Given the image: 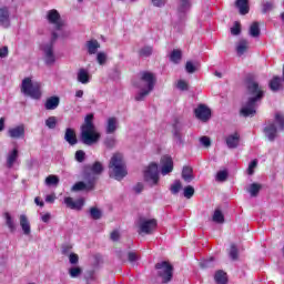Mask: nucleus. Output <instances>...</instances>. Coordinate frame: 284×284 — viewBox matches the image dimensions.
Returning a JSON list of instances; mask_svg holds the SVG:
<instances>
[{
  "instance_id": "nucleus-1",
  "label": "nucleus",
  "mask_w": 284,
  "mask_h": 284,
  "mask_svg": "<svg viewBox=\"0 0 284 284\" xmlns=\"http://www.w3.org/2000/svg\"><path fill=\"white\" fill-rule=\"evenodd\" d=\"M45 20L49 23L51 39L40 44V52L45 65H54L57 63V54H54V42L57 39H65L70 37V31L65 30V22L61 19V13L57 9L47 11Z\"/></svg>"
},
{
  "instance_id": "nucleus-2",
  "label": "nucleus",
  "mask_w": 284,
  "mask_h": 284,
  "mask_svg": "<svg viewBox=\"0 0 284 284\" xmlns=\"http://www.w3.org/2000/svg\"><path fill=\"white\" fill-rule=\"evenodd\" d=\"M265 97V90L255 80H247L246 82V100L242 103L240 114L242 116H254L261 101Z\"/></svg>"
},
{
  "instance_id": "nucleus-3",
  "label": "nucleus",
  "mask_w": 284,
  "mask_h": 284,
  "mask_svg": "<svg viewBox=\"0 0 284 284\" xmlns=\"http://www.w3.org/2000/svg\"><path fill=\"white\" fill-rule=\"evenodd\" d=\"M94 115L88 114L84 119V124L81 128V141L84 145H94L101 139V134L94 126Z\"/></svg>"
},
{
  "instance_id": "nucleus-4",
  "label": "nucleus",
  "mask_w": 284,
  "mask_h": 284,
  "mask_svg": "<svg viewBox=\"0 0 284 284\" xmlns=\"http://www.w3.org/2000/svg\"><path fill=\"white\" fill-rule=\"evenodd\" d=\"M154 83H156V78H154L153 73L142 72L139 82L135 84L140 90L135 95V101H143L154 90Z\"/></svg>"
},
{
  "instance_id": "nucleus-5",
  "label": "nucleus",
  "mask_w": 284,
  "mask_h": 284,
  "mask_svg": "<svg viewBox=\"0 0 284 284\" xmlns=\"http://www.w3.org/2000/svg\"><path fill=\"white\" fill-rule=\"evenodd\" d=\"M110 176L115 181H122L128 176V168L125 166V160L123 154L114 153L109 163Z\"/></svg>"
},
{
  "instance_id": "nucleus-6",
  "label": "nucleus",
  "mask_w": 284,
  "mask_h": 284,
  "mask_svg": "<svg viewBox=\"0 0 284 284\" xmlns=\"http://www.w3.org/2000/svg\"><path fill=\"white\" fill-rule=\"evenodd\" d=\"M21 93L30 99H41V82L34 81L32 77H27L22 80L20 87Z\"/></svg>"
},
{
  "instance_id": "nucleus-7",
  "label": "nucleus",
  "mask_w": 284,
  "mask_h": 284,
  "mask_svg": "<svg viewBox=\"0 0 284 284\" xmlns=\"http://www.w3.org/2000/svg\"><path fill=\"white\" fill-rule=\"evenodd\" d=\"M284 130V116L281 113L275 115V123H271L265 126L264 133L268 141H274L276 139V134Z\"/></svg>"
},
{
  "instance_id": "nucleus-8",
  "label": "nucleus",
  "mask_w": 284,
  "mask_h": 284,
  "mask_svg": "<svg viewBox=\"0 0 284 284\" xmlns=\"http://www.w3.org/2000/svg\"><path fill=\"white\" fill-rule=\"evenodd\" d=\"M144 181L151 186L159 185V164L151 163L144 170Z\"/></svg>"
},
{
  "instance_id": "nucleus-9",
  "label": "nucleus",
  "mask_w": 284,
  "mask_h": 284,
  "mask_svg": "<svg viewBox=\"0 0 284 284\" xmlns=\"http://www.w3.org/2000/svg\"><path fill=\"white\" fill-rule=\"evenodd\" d=\"M158 270V275L162 278V283H170L173 276V267L168 262H161L155 265Z\"/></svg>"
},
{
  "instance_id": "nucleus-10",
  "label": "nucleus",
  "mask_w": 284,
  "mask_h": 284,
  "mask_svg": "<svg viewBox=\"0 0 284 284\" xmlns=\"http://www.w3.org/2000/svg\"><path fill=\"white\" fill-rule=\"evenodd\" d=\"M156 220L154 219H141L140 220V233L141 234H152L156 230Z\"/></svg>"
},
{
  "instance_id": "nucleus-11",
  "label": "nucleus",
  "mask_w": 284,
  "mask_h": 284,
  "mask_svg": "<svg viewBox=\"0 0 284 284\" xmlns=\"http://www.w3.org/2000/svg\"><path fill=\"white\" fill-rule=\"evenodd\" d=\"M195 116L200 121H210V118L212 116V111L210 108L205 106V104H200L195 110Z\"/></svg>"
},
{
  "instance_id": "nucleus-12",
  "label": "nucleus",
  "mask_w": 284,
  "mask_h": 284,
  "mask_svg": "<svg viewBox=\"0 0 284 284\" xmlns=\"http://www.w3.org/2000/svg\"><path fill=\"white\" fill-rule=\"evenodd\" d=\"M172 170H174V161H172L171 156L164 155L161 159V174L166 176V174H170Z\"/></svg>"
},
{
  "instance_id": "nucleus-13",
  "label": "nucleus",
  "mask_w": 284,
  "mask_h": 284,
  "mask_svg": "<svg viewBox=\"0 0 284 284\" xmlns=\"http://www.w3.org/2000/svg\"><path fill=\"white\" fill-rule=\"evenodd\" d=\"M10 139H24L26 136V125L20 124L8 130Z\"/></svg>"
},
{
  "instance_id": "nucleus-14",
  "label": "nucleus",
  "mask_w": 284,
  "mask_h": 284,
  "mask_svg": "<svg viewBox=\"0 0 284 284\" xmlns=\"http://www.w3.org/2000/svg\"><path fill=\"white\" fill-rule=\"evenodd\" d=\"M64 204L67 205V207H69L70 210H83V205H85V200L83 199H79L75 200L72 197H64Z\"/></svg>"
},
{
  "instance_id": "nucleus-15",
  "label": "nucleus",
  "mask_w": 284,
  "mask_h": 284,
  "mask_svg": "<svg viewBox=\"0 0 284 284\" xmlns=\"http://www.w3.org/2000/svg\"><path fill=\"white\" fill-rule=\"evenodd\" d=\"M227 148L230 150H234L235 148H239V143H241V135L236 132L231 133L225 139Z\"/></svg>"
},
{
  "instance_id": "nucleus-16",
  "label": "nucleus",
  "mask_w": 284,
  "mask_h": 284,
  "mask_svg": "<svg viewBox=\"0 0 284 284\" xmlns=\"http://www.w3.org/2000/svg\"><path fill=\"white\" fill-rule=\"evenodd\" d=\"M192 8V2L190 0H180L178 3V14L179 17H185Z\"/></svg>"
},
{
  "instance_id": "nucleus-17",
  "label": "nucleus",
  "mask_w": 284,
  "mask_h": 284,
  "mask_svg": "<svg viewBox=\"0 0 284 284\" xmlns=\"http://www.w3.org/2000/svg\"><path fill=\"white\" fill-rule=\"evenodd\" d=\"M19 159V149L14 148L7 154V166L14 168L17 160Z\"/></svg>"
},
{
  "instance_id": "nucleus-18",
  "label": "nucleus",
  "mask_w": 284,
  "mask_h": 284,
  "mask_svg": "<svg viewBox=\"0 0 284 284\" xmlns=\"http://www.w3.org/2000/svg\"><path fill=\"white\" fill-rule=\"evenodd\" d=\"M106 134H114L119 130V119L112 116L106 120Z\"/></svg>"
},
{
  "instance_id": "nucleus-19",
  "label": "nucleus",
  "mask_w": 284,
  "mask_h": 284,
  "mask_svg": "<svg viewBox=\"0 0 284 284\" xmlns=\"http://www.w3.org/2000/svg\"><path fill=\"white\" fill-rule=\"evenodd\" d=\"M20 226L23 234L26 236H30V234L32 233V229L30 226V221L28 220V216H26V214L20 215Z\"/></svg>"
},
{
  "instance_id": "nucleus-20",
  "label": "nucleus",
  "mask_w": 284,
  "mask_h": 284,
  "mask_svg": "<svg viewBox=\"0 0 284 284\" xmlns=\"http://www.w3.org/2000/svg\"><path fill=\"white\" fill-rule=\"evenodd\" d=\"M0 26L1 28H8L10 26V11H8V8L0 9Z\"/></svg>"
},
{
  "instance_id": "nucleus-21",
  "label": "nucleus",
  "mask_w": 284,
  "mask_h": 284,
  "mask_svg": "<svg viewBox=\"0 0 284 284\" xmlns=\"http://www.w3.org/2000/svg\"><path fill=\"white\" fill-rule=\"evenodd\" d=\"M94 189V182H89V183H85V182H77L71 191L72 192H81L83 190H87V191H90V190H93Z\"/></svg>"
},
{
  "instance_id": "nucleus-22",
  "label": "nucleus",
  "mask_w": 284,
  "mask_h": 284,
  "mask_svg": "<svg viewBox=\"0 0 284 284\" xmlns=\"http://www.w3.org/2000/svg\"><path fill=\"white\" fill-rule=\"evenodd\" d=\"M64 140L69 145H77V132H74V129L68 128L65 130Z\"/></svg>"
},
{
  "instance_id": "nucleus-23",
  "label": "nucleus",
  "mask_w": 284,
  "mask_h": 284,
  "mask_svg": "<svg viewBox=\"0 0 284 284\" xmlns=\"http://www.w3.org/2000/svg\"><path fill=\"white\" fill-rule=\"evenodd\" d=\"M60 102L61 100L59 99V97L48 98L44 103V108L45 110H57V108H59Z\"/></svg>"
},
{
  "instance_id": "nucleus-24",
  "label": "nucleus",
  "mask_w": 284,
  "mask_h": 284,
  "mask_svg": "<svg viewBox=\"0 0 284 284\" xmlns=\"http://www.w3.org/2000/svg\"><path fill=\"white\" fill-rule=\"evenodd\" d=\"M250 49V42H247V40H240L236 44V52L239 57H243V54H245V52H247V50Z\"/></svg>"
},
{
  "instance_id": "nucleus-25",
  "label": "nucleus",
  "mask_w": 284,
  "mask_h": 284,
  "mask_svg": "<svg viewBox=\"0 0 284 284\" xmlns=\"http://www.w3.org/2000/svg\"><path fill=\"white\" fill-rule=\"evenodd\" d=\"M235 6L239 9L240 14H247V12H250L248 0H236Z\"/></svg>"
},
{
  "instance_id": "nucleus-26",
  "label": "nucleus",
  "mask_w": 284,
  "mask_h": 284,
  "mask_svg": "<svg viewBox=\"0 0 284 284\" xmlns=\"http://www.w3.org/2000/svg\"><path fill=\"white\" fill-rule=\"evenodd\" d=\"M90 72L85 69H80L78 71V81L79 83H82L83 85H87V83H90Z\"/></svg>"
},
{
  "instance_id": "nucleus-27",
  "label": "nucleus",
  "mask_w": 284,
  "mask_h": 284,
  "mask_svg": "<svg viewBox=\"0 0 284 284\" xmlns=\"http://www.w3.org/2000/svg\"><path fill=\"white\" fill-rule=\"evenodd\" d=\"M169 59L172 63L179 64L181 63V59H183V52L179 49H174L170 54Z\"/></svg>"
},
{
  "instance_id": "nucleus-28",
  "label": "nucleus",
  "mask_w": 284,
  "mask_h": 284,
  "mask_svg": "<svg viewBox=\"0 0 284 284\" xmlns=\"http://www.w3.org/2000/svg\"><path fill=\"white\" fill-rule=\"evenodd\" d=\"M3 219L6 221V225L10 230V232H14V230H17V224L14 223V217H12V215L10 213L6 212L3 214Z\"/></svg>"
},
{
  "instance_id": "nucleus-29",
  "label": "nucleus",
  "mask_w": 284,
  "mask_h": 284,
  "mask_svg": "<svg viewBox=\"0 0 284 284\" xmlns=\"http://www.w3.org/2000/svg\"><path fill=\"white\" fill-rule=\"evenodd\" d=\"M87 48L89 54H97L98 50L101 48V44L97 40H90L87 42Z\"/></svg>"
},
{
  "instance_id": "nucleus-30",
  "label": "nucleus",
  "mask_w": 284,
  "mask_h": 284,
  "mask_svg": "<svg viewBox=\"0 0 284 284\" xmlns=\"http://www.w3.org/2000/svg\"><path fill=\"white\" fill-rule=\"evenodd\" d=\"M59 178L54 174H51L45 178L44 183L48 185V187H57L59 185Z\"/></svg>"
},
{
  "instance_id": "nucleus-31",
  "label": "nucleus",
  "mask_w": 284,
  "mask_h": 284,
  "mask_svg": "<svg viewBox=\"0 0 284 284\" xmlns=\"http://www.w3.org/2000/svg\"><path fill=\"white\" fill-rule=\"evenodd\" d=\"M182 179L186 183H191V181L194 179V175H192V168L190 166H184L182 170Z\"/></svg>"
},
{
  "instance_id": "nucleus-32",
  "label": "nucleus",
  "mask_w": 284,
  "mask_h": 284,
  "mask_svg": "<svg viewBox=\"0 0 284 284\" xmlns=\"http://www.w3.org/2000/svg\"><path fill=\"white\" fill-rule=\"evenodd\" d=\"M215 283L217 284H226L227 283V274L223 271H217L215 273Z\"/></svg>"
},
{
  "instance_id": "nucleus-33",
  "label": "nucleus",
  "mask_w": 284,
  "mask_h": 284,
  "mask_svg": "<svg viewBox=\"0 0 284 284\" xmlns=\"http://www.w3.org/2000/svg\"><path fill=\"white\" fill-rule=\"evenodd\" d=\"M270 89H271L273 92H278V90H281V78L274 77V78L270 81Z\"/></svg>"
},
{
  "instance_id": "nucleus-34",
  "label": "nucleus",
  "mask_w": 284,
  "mask_h": 284,
  "mask_svg": "<svg viewBox=\"0 0 284 284\" xmlns=\"http://www.w3.org/2000/svg\"><path fill=\"white\" fill-rule=\"evenodd\" d=\"M248 194H251V196H258V192H261V184L257 183H253L248 186L247 189Z\"/></svg>"
},
{
  "instance_id": "nucleus-35",
  "label": "nucleus",
  "mask_w": 284,
  "mask_h": 284,
  "mask_svg": "<svg viewBox=\"0 0 284 284\" xmlns=\"http://www.w3.org/2000/svg\"><path fill=\"white\" fill-rule=\"evenodd\" d=\"M82 273H83V270H81V267L79 266H73L69 268V275L71 278H79V276H81Z\"/></svg>"
},
{
  "instance_id": "nucleus-36",
  "label": "nucleus",
  "mask_w": 284,
  "mask_h": 284,
  "mask_svg": "<svg viewBox=\"0 0 284 284\" xmlns=\"http://www.w3.org/2000/svg\"><path fill=\"white\" fill-rule=\"evenodd\" d=\"M250 34L253 38L260 37L261 28L258 27L257 22H254V23L251 24V27H250Z\"/></svg>"
},
{
  "instance_id": "nucleus-37",
  "label": "nucleus",
  "mask_w": 284,
  "mask_h": 284,
  "mask_svg": "<svg viewBox=\"0 0 284 284\" xmlns=\"http://www.w3.org/2000/svg\"><path fill=\"white\" fill-rule=\"evenodd\" d=\"M213 221H214V223H224L225 222V217L223 216V212H221V210H215V212L213 214Z\"/></svg>"
},
{
  "instance_id": "nucleus-38",
  "label": "nucleus",
  "mask_w": 284,
  "mask_h": 284,
  "mask_svg": "<svg viewBox=\"0 0 284 284\" xmlns=\"http://www.w3.org/2000/svg\"><path fill=\"white\" fill-rule=\"evenodd\" d=\"M97 61L99 65H105L108 63V54L105 52H99L97 54Z\"/></svg>"
},
{
  "instance_id": "nucleus-39",
  "label": "nucleus",
  "mask_w": 284,
  "mask_h": 284,
  "mask_svg": "<svg viewBox=\"0 0 284 284\" xmlns=\"http://www.w3.org/2000/svg\"><path fill=\"white\" fill-rule=\"evenodd\" d=\"M45 125L49 130H54V128H57V116H49L45 120Z\"/></svg>"
},
{
  "instance_id": "nucleus-40",
  "label": "nucleus",
  "mask_w": 284,
  "mask_h": 284,
  "mask_svg": "<svg viewBox=\"0 0 284 284\" xmlns=\"http://www.w3.org/2000/svg\"><path fill=\"white\" fill-rule=\"evenodd\" d=\"M91 172L92 174H101V172H103V164H101V162H95L91 166Z\"/></svg>"
},
{
  "instance_id": "nucleus-41",
  "label": "nucleus",
  "mask_w": 284,
  "mask_h": 284,
  "mask_svg": "<svg viewBox=\"0 0 284 284\" xmlns=\"http://www.w3.org/2000/svg\"><path fill=\"white\" fill-rule=\"evenodd\" d=\"M229 254L232 261H236L239 258V248L236 247V245H231Z\"/></svg>"
},
{
  "instance_id": "nucleus-42",
  "label": "nucleus",
  "mask_w": 284,
  "mask_h": 284,
  "mask_svg": "<svg viewBox=\"0 0 284 284\" xmlns=\"http://www.w3.org/2000/svg\"><path fill=\"white\" fill-rule=\"evenodd\" d=\"M90 215L91 217H93L95 221H98V219H101V216L103 215V213L101 212V210L97 209V207H91L90 209Z\"/></svg>"
},
{
  "instance_id": "nucleus-43",
  "label": "nucleus",
  "mask_w": 284,
  "mask_h": 284,
  "mask_svg": "<svg viewBox=\"0 0 284 284\" xmlns=\"http://www.w3.org/2000/svg\"><path fill=\"white\" fill-rule=\"evenodd\" d=\"M183 190V185L181 184V181L176 180L172 185H171V192L173 194H176L178 192H181Z\"/></svg>"
},
{
  "instance_id": "nucleus-44",
  "label": "nucleus",
  "mask_w": 284,
  "mask_h": 284,
  "mask_svg": "<svg viewBox=\"0 0 284 284\" xmlns=\"http://www.w3.org/2000/svg\"><path fill=\"white\" fill-rule=\"evenodd\" d=\"M227 170H222V171H219L217 174H216V181H227Z\"/></svg>"
},
{
  "instance_id": "nucleus-45",
  "label": "nucleus",
  "mask_w": 284,
  "mask_h": 284,
  "mask_svg": "<svg viewBox=\"0 0 284 284\" xmlns=\"http://www.w3.org/2000/svg\"><path fill=\"white\" fill-rule=\"evenodd\" d=\"M185 70L189 74H194V71L196 70V64L192 61H187L185 64Z\"/></svg>"
},
{
  "instance_id": "nucleus-46",
  "label": "nucleus",
  "mask_w": 284,
  "mask_h": 284,
  "mask_svg": "<svg viewBox=\"0 0 284 284\" xmlns=\"http://www.w3.org/2000/svg\"><path fill=\"white\" fill-rule=\"evenodd\" d=\"M256 165H258V161L257 160H253L247 168V174L250 176H252V174H254V170H256Z\"/></svg>"
},
{
  "instance_id": "nucleus-47",
  "label": "nucleus",
  "mask_w": 284,
  "mask_h": 284,
  "mask_svg": "<svg viewBox=\"0 0 284 284\" xmlns=\"http://www.w3.org/2000/svg\"><path fill=\"white\" fill-rule=\"evenodd\" d=\"M183 194H184L185 199H192V196H194V189L191 185H189V186L184 187Z\"/></svg>"
},
{
  "instance_id": "nucleus-48",
  "label": "nucleus",
  "mask_w": 284,
  "mask_h": 284,
  "mask_svg": "<svg viewBox=\"0 0 284 284\" xmlns=\"http://www.w3.org/2000/svg\"><path fill=\"white\" fill-rule=\"evenodd\" d=\"M231 34L234 37H237V34H241V23L235 22L234 26L231 28Z\"/></svg>"
},
{
  "instance_id": "nucleus-49",
  "label": "nucleus",
  "mask_w": 284,
  "mask_h": 284,
  "mask_svg": "<svg viewBox=\"0 0 284 284\" xmlns=\"http://www.w3.org/2000/svg\"><path fill=\"white\" fill-rule=\"evenodd\" d=\"M85 278H87L88 283H92V282L97 281L98 276L94 271H90L87 273Z\"/></svg>"
},
{
  "instance_id": "nucleus-50",
  "label": "nucleus",
  "mask_w": 284,
  "mask_h": 284,
  "mask_svg": "<svg viewBox=\"0 0 284 284\" xmlns=\"http://www.w3.org/2000/svg\"><path fill=\"white\" fill-rule=\"evenodd\" d=\"M152 54V47H144L140 50V57H150Z\"/></svg>"
},
{
  "instance_id": "nucleus-51",
  "label": "nucleus",
  "mask_w": 284,
  "mask_h": 284,
  "mask_svg": "<svg viewBox=\"0 0 284 284\" xmlns=\"http://www.w3.org/2000/svg\"><path fill=\"white\" fill-rule=\"evenodd\" d=\"M75 160H77L79 163H83V161H85V152H83L82 150L77 151V152H75Z\"/></svg>"
},
{
  "instance_id": "nucleus-52",
  "label": "nucleus",
  "mask_w": 284,
  "mask_h": 284,
  "mask_svg": "<svg viewBox=\"0 0 284 284\" xmlns=\"http://www.w3.org/2000/svg\"><path fill=\"white\" fill-rule=\"evenodd\" d=\"M69 262L71 265H77L79 263V255L75 253H70L69 254Z\"/></svg>"
},
{
  "instance_id": "nucleus-53",
  "label": "nucleus",
  "mask_w": 284,
  "mask_h": 284,
  "mask_svg": "<svg viewBox=\"0 0 284 284\" xmlns=\"http://www.w3.org/2000/svg\"><path fill=\"white\" fill-rule=\"evenodd\" d=\"M200 143L204 146V148H210V145H212V142L210 141V138L207 136H202L200 139Z\"/></svg>"
},
{
  "instance_id": "nucleus-54",
  "label": "nucleus",
  "mask_w": 284,
  "mask_h": 284,
  "mask_svg": "<svg viewBox=\"0 0 284 284\" xmlns=\"http://www.w3.org/2000/svg\"><path fill=\"white\" fill-rule=\"evenodd\" d=\"M128 258H129L130 263H136V261H139V255H136V253H134V252H130L128 254Z\"/></svg>"
},
{
  "instance_id": "nucleus-55",
  "label": "nucleus",
  "mask_w": 284,
  "mask_h": 284,
  "mask_svg": "<svg viewBox=\"0 0 284 284\" xmlns=\"http://www.w3.org/2000/svg\"><path fill=\"white\" fill-rule=\"evenodd\" d=\"M153 6H155V8H163V6H165V3L168 2V0H151Z\"/></svg>"
},
{
  "instance_id": "nucleus-56",
  "label": "nucleus",
  "mask_w": 284,
  "mask_h": 284,
  "mask_svg": "<svg viewBox=\"0 0 284 284\" xmlns=\"http://www.w3.org/2000/svg\"><path fill=\"white\" fill-rule=\"evenodd\" d=\"M104 144L108 146V148H114V145H116V140H114V138H110V139H106Z\"/></svg>"
},
{
  "instance_id": "nucleus-57",
  "label": "nucleus",
  "mask_w": 284,
  "mask_h": 284,
  "mask_svg": "<svg viewBox=\"0 0 284 284\" xmlns=\"http://www.w3.org/2000/svg\"><path fill=\"white\" fill-rule=\"evenodd\" d=\"M178 89H179V90H187V82L184 81V80H180V81L178 82Z\"/></svg>"
},
{
  "instance_id": "nucleus-58",
  "label": "nucleus",
  "mask_w": 284,
  "mask_h": 284,
  "mask_svg": "<svg viewBox=\"0 0 284 284\" xmlns=\"http://www.w3.org/2000/svg\"><path fill=\"white\" fill-rule=\"evenodd\" d=\"M54 201H57V195L54 193L49 194L45 196V202L47 203H54Z\"/></svg>"
},
{
  "instance_id": "nucleus-59",
  "label": "nucleus",
  "mask_w": 284,
  "mask_h": 284,
  "mask_svg": "<svg viewBox=\"0 0 284 284\" xmlns=\"http://www.w3.org/2000/svg\"><path fill=\"white\" fill-rule=\"evenodd\" d=\"M274 8V4L272 2H265L263 6V12H270Z\"/></svg>"
},
{
  "instance_id": "nucleus-60",
  "label": "nucleus",
  "mask_w": 284,
  "mask_h": 284,
  "mask_svg": "<svg viewBox=\"0 0 284 284\" xmlns=\"http://www.w3.org/2000/svg\"><path fill=\"white\" fill-rule=\"evenodd\" d=\"M8 57V47H2L0 49V59H6Z\"/></svg>"
},
{
  "instance_id": "nucleus-61",
  "label": "nucleus",
  "mask_w": 284,
  "mask_h": 284,
  "mask_svg": "<svg viewBox=\"0 0 284 284\" xmlns=\"http://www.w3.org/2000/svg\"><path fill=\"white\" fill-rule=\"evenodd\" d=\"M71 250H72V246H63L62 254H64V256H70V254H72V252H70Z\"/></svg>"
},
{
  "instance_id": "nucleus-62",
  "label": "nucleus",
  "mask_w": 284,
  "mask_h": 284,
  "mask_svg": "<svg viewBox=\"0 0 284 284\" xmlns=\"http://www.w3.org/2000/svg\"><path fill=\"white\" fill-rule=\"evenodd\" d=\"M50 219H51L50 213L41 214V221H42L43 223H49V222H50Z\"/></svg>"
},
{
  "instance_id": "nucleus-63",
  "label": "nucleus",
  "mask_w": 284,
  "mask_h": 284,
  "mask_svg": "<svg viewBox=\"0 0 284 284\" xmlns=\"http://www.w3.org/2000/svg\"><path fill=\"white\" fill-rule=\"evenodd\" d=\"M120 234H119V231H113L112 233H111V240L112 241H118L119 239H120Z\"/></svg>"
},
{
  "instance_id": "nucleus-64",
  "label": "nucleus",
  "mask_w": 284,
  "mask_h": 284,
  "mask_svg": "<svg viewBox=\"0 0 284 284\" xmlns=\"http://www.w3.org/2000/svg\"><path fill=\"white\" fill-rule=\"evenodd\" d=\"M134 191H135L138 194H141V192H143V184H142V183H138V184L134 186Z\"/></svg>"
}]
</instances>
